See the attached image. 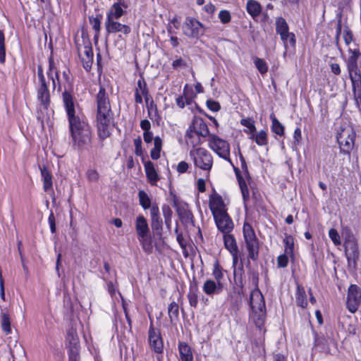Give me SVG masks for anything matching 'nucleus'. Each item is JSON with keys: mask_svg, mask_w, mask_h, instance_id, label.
I'll list each match as a JSON object with an SVG mask.
<instances>
[{"mask_svg": "<svg viewBox=\"0 0 361 361\" xmlns=\"http://www.w3.org/2000/svg\"><path fill=\"white\" fill-rule=\"evenodd\" d=\"M288 258L286 255H281L278 257L277 264L279 267H286L288 265Z\"/></svg>", "mask_w": 361, "mask_h": 361, "instance_id": "47", "label": "nucleus"}, {"mask_svg": "<svg viewBox=\"0 0 361 361\" xmlns=\"http://www.w3.org/2000/svg\"><path fill=\"white\" fill-rule=\"evenodd\" d=\"M178 350L181 361H192L193 355L190 347L185 343H180Z\"/></svg>", "mask_w": 361, "mask_h": 361, "instance_id": "25", "label": "nucleus"}, {"mask_svg": "<svg viewBox=\"0 0 361 361\" xmlns=\"http://www.w3.org/2000/svg\"><path fill=\"white\" fill-rule=\"evenodd\" d=\"M329 236L336 246L341 244L340 235L336 229L331 228L329 231Z\"/></svg>", "mask_w": 361, "mask_h": 361, "instance_id": "41", "label": "nucleus"}, {"mask_svg": "<svg viewBox=\"0 0 361 361\" xmlns=\"http://www.w3.org/2000/svg\"><path fill=\"white\" fill-rule=\"evenodd\" d=\"M142 97L145 98V102L148 104L149 101V96L148 90L146 87V84L142 80L137 81V87L135 89V101L137 104H141L142 102Z\"/></svg>", "mask_w": 361, "mask_h": 361, "instance_id": "21", "label": "nucleus"}, {"mask_svg": "<svg viewBox=\"0 0 361 361\" xmlns=\"http://www.w3.org/2000/svg\"><path fill=\"white\" fill-rule=\"evenodd\" d=\"M1 328L3 331L6 334H9L11 333V320L10 317L6 313L1 314Z\"/></svg>", "mask_w": 361, "mask_h": 361, "instance_id": "36", "label": "nucleus"}, {"mask_svg": "<svg viewBox=\"0 0 361 361\" xmlns=\"http://www.w3.org/2000/svg\"><path fill=\"white\" fill-rule=\"evenodd\" d=\"M183 31L189 37H198L204 34V26L197 19L188 17L183 25Z\"/></svg>", "mask_w": 361, "mask_h": 361, "instance_id": "12", "label": "nucleus"}, {"mask_svg": "<svg viewBox=\"0 0 361 361\" xmlns=\"http://www.w3.org/2000/svg\"><path fill=\"white\" fill-rule=\"evenodd\" d=\"M149 343L150 347L157 353L163 351V341L158 331L152 326L149 330Z\"/></svg>", "mask_w": 361, "mask_h": 361, "instance_id": "18", "label": "nucleus"}, {"mask_svg": "<svg viewBox=\"0 0 361 361\" xmlns=\"http://www.w3.org/2000/svg\"><path fill=\"white\" fill-rule=\"evenodd\" d=\"M37 76L39 79L37 98L38 100L43 104L44 108H47L49 104V92L44 75L43 69L41 66H38L37 67Z\"/></svg>", "mask_w": 361, "mask_h": 361, "instance_id": "13", "label": "nucleus"}, {"mask_svg": "<svg viewBox=\"0 0 361 361\" xmlns=\"http://www.w3.org/2000/svg\"><path fill=\"white\" fill-rule=\"evenodd\" d=\"M185 66H186V63L183 59H182L180 58L174 60L172 63V67L174 69H178L179 68H182V67H185Z\"/></svg>", "mask_w": 361, "mask_h": 361, "instance_id": "50", "label": "nucleus"}, {"mask_svg": "<svg viewBox=\"0 0 361 361\" xmlns=\"http://www.w3.org/2000/svg\"><path fill=\"white\" fill-rule=\"evenodd\" d=\"M250 305L251 308L250 319L257 327H261L265 320L266 307L263 295L258 288L251 292Z\"/></svg>", "mask_w": 361, "mask_h": 361, "instance_id": "4", "label": "nucleus"}, {"mask_svg": "<svg viewBox=\"0 0 361 361\" xmlns=\"http://www.w3.org/2000/svg\"><path fill=\"white\" fill-rule=\"evenodd\" d=\"M239 185L243 194V197L244 199H245L247 197H248L249 192L247 188V185L244 181L239 180Z\"/></svg>", "mask_w": 361, "mask_h": 361, "instance_id": "56", "label": "nucleus"}, {"mask_svg": "<svg viewBox=\"0 0 361 361\" xmlns=\"http://www.w3.org/2000/svg\"><path fill=\"white\" fill-rule=\"evenodd\" d=\"M286 244V252L287 253H291L293 252V240L291 237H287L285 240Z\"/></svg>", "mask_w": 361, "mask_h": 361, "instance_id": "51", "label": "nucleus"}, {"mask_svg": "<svg viewBox=\"0 0 361 361\" xmlns=\"http://www.w3.org/2000/svg\"><path fill=\"white\" fill-rule=\"evenodd\" d=\"M253 63L257 68V69L259 71V72L262 74H266L268 71V65L267 62L260 58L258 57H254L253 58Z\"/></svg>", "mask_w": 361, "mask_h": 361, "instance_id": "34", "label": "nucleus"}, {"mask_svg": "<svg viewBox=\"0 0 361 361\" xmlns=\"http://www.w3.org/2000/svg\"><path fill=\"white\" fill-rule=\"evenodd\" d=\"M162 141L159 137H155L154 139V148L150 152V156L152 159H158L160 157Z\"/></svg>", "mask_w": 361, "mask_h": 361, "instance_id": "31", "label": "nucleus"}, {"mask_svg": "<svg viewBox=\"0 0 361 361\" xmlns=\"http://www.w3.org/2000/svg\"><path fill=\"white\" fill-rule=\"evenodd\" d=\"M41 176L43 181V188L46 192L52 190V177L47 168H40Z\"/></svg>", "mask_w": 361, "mask_h": 361, "instance_id": "27", "label": "nucleus"}, {"mask_svg": "<svg viewBox=\"0 0 361 361\" xmlns=\"http://www.w3.org/2000/svg\"><path fill=\"white\" fill-rule=\"evenodd\" d=\"M63 105L73 145L80 149L85 147L91 142L92 133L90 126L71 94H63Z\"/></svg>", "mask_w": 361, "mask_h": 361, "instance_id": "1", "label": "nucleus"}, {"mask_svg": "<svg viewBox=\"0 0 361 361\" xmlns=\"http://www.w3.org/2000/svg\"><path fill=\"white\" fill-rule=\"evenodd\" d=\"M97 133L100 139L109 137L114 128L113 113L104 88L100 87L97 94Z\"/></svg>", "mask_w": 361, "mask_h": 361, "instance_id": "2", "label": "nucleus"}, {"mask_svg": "<svg viewBox=\"0 0 361 361\" xmlns=\"http://www.w3.org/2000/svg\"><path fill=\"white\" fill-rule=\"evenodd\" d=\"M152 219V227L154 230H160L162 227V220L159 217H156Z\"/></svg>", "mask_w": 361, "mask_h": 361, "instance_id": "48", "label": "nucleus"}, {"mask_svg": "<svg viewBox=\"0 0 361 361\" xmlns=\"http://www.w3.org/2000/svg\"><path fill=\"white\" fill-rule=\"evenodd\" d=\"M204 10L208 14H213L215 11V6L212 4L209 3L204 6Z\"/></svg>", "mask_w": 361, "mask_h": 361, "instance_id": "62", "label": "nucleus"}, {"mask_svg": "<svg viewBox=\"0 0 361 361\" xmlns=\"http://www.w3.org/2000/svg\"><path fill=\"white\" fill-rule=\"evenodd\" d=\"M208 147L219 157L229 162L233 163L230 159V144L226 140L215 134H211L207 138Z\"/></svg>", "mask_w": 361, "mask_h": 361, "instance_id": "8", "label": "nucleus"}, {"mask_svg": "<svg viewBox=\"0 0 361 361\" xmlns=\"http://www.w3.org/2000/svg\"><path fill=\"white\" fill-rule=\"evenodd\" d=\"M137 238L144 251L148 253L151 252L152 250V240L148 238V235L145 236L144 238L140 237Z\"/></svg>", "mask_w": 361, "mask_h": 361, "instance_id": "39", "label": "nucleus"}, {"mask_svg": "<svg viewBox=\"0 0 361 361\" xmlns=\"http://www.w3.org/2000/svg\"><path fill=\"white\" fill-rule=\"evenodd\" d=\"M348 72L351 81L353 84L358 82L360 80V75L357 73V70L355 64L348 65Z\"/></svg>", "mask_w": 361, "mask_h": 361, "instance_id": "38", "label": "nucleus"}, {"mask_svg": "<svg viewBox=\"0 0 361 361\" xmlns=\"http://www.w3.org/2000/svg\"><path fill=\"white\" fill-rule=\"evenodd\" d=\"M293 138L295 142L298 144L302 139V132L300 128H297L294 130Z\"/></svg>", "mask_w": 361, "mask_h": 361, "instance_id": "57", "label": "nucleus"}, {"mask_svg": "<svg viewBox=\"0 0 361 361\" xmlns=\"http://www.w3.org/2000/svg\"><path fill=\"white\" fill-rule=\"evenodd\" d=\"M129 6L123 4H113L106 13L104 26L108 34L121 32L123 35H128L131 32L130 26L122 24L118 21Z\"/></svg>", "mask_w": 361, "mask_h": 361, "instance_id": "3", "label": "nucleus"}, {"mask_svg": "<svg viewBox=\"0 0 361 361\" xmlns=\"http://www.w3.org/2000/svg\"><path fill=\"white\" fill-rule=\"evenodd\" d=\"M243 237L248 252V256L250 259L255 260L258 257L259 243L255 233L248 223H245L243 228Z\"/></svg>", "mask_w": 361, "mask_h": 361, "instance_id": "10", "label": "nucleus"}, {"mask_svg": "<svg viewBox=\"0 0 361 361\" xmlns=\"http://www.w3.org/2000/svg\"><path fill=\"white\" fill-rule=\"evenodd\" d=\"M197 187L200 192H203L206 190L205 181L203 178H199L197 181Z\"/></svg>", "mask_w": 361, "mask_h": 361, "instance_id": "59", "label": "nucleus"}, {"mask_svg": "<svg viewBox=\"0 0 361 361\" xmlns=\"http://www.w3.org/2000/svg\"><path fill=\"white\" fill-rule=\"evenodd\" d=\"M6 50L5 44H0V63H3L5 61Z\"/></svg>", "mask_w": 361, "mask_h": 361, "instance_id": "61", "label": "nucleus"}, {"mask_svg": "<svg viewBox=\"0 0 361 361\" xmlns=\"http://www.w3.org/2000/svg\"><path fill=\"white\" fill-rule=\"evenodd\" d=\"M331 70L335 75H339L341 73V68L338 63H334L331 64Z\"/></svg>", "mask_w": 361, "mask_h": 361, "instance_id": "63", "label": "nucleus"}, {"mask_svg": "<svg viewBox=\"0 0 361 361\" xmlns=\"http://www.w3.org/2000/svg\"><path fill=\"white\" fill-rule=\"evenodd\" d=\"M336 137L341 150L344 153H349L354 146L355 138V133L353 127L349 125L341 127Z\"/></svg>", "mask_w": 361, "mask_h": 361, "instance_id": "9", "label": "nucleus"}, {"mask_svg": "<svg viewBox=\"0 0 361 361\" xmlns=\"http://www.w3.org/2000/svg\"><path fill=\"white\" fill-rule=\"evenodd\" d=\"M135 227L137 232V238H144L148 235L149 228L147 219L142 216H137L135 221Z\"/></svg>", "mask_w": 361, "mask_h": 361, "instance_id": "22", "label": "nucleus"}, {"mask_svg": "<svg viewBox=\"0 0 361 361\" xmlns=\"http://www.w3.org/2000/svg\"><path fill=\"white\" fill-rule=\"evenodd\" d=\"M213 276L218 283L221 281L223 277V273L218 264H215L214 267Z\"/></svg>", "mask_w": 361, "mask_h": 361, "instance_id": "45", "label": "nucleus"}, {"mask_svg": "<svg viewBox=\"0 0 361 361\" xmlns=\"http://www.w3.org/2000/svg\"><path fill=\"white\" fill-rule=\"evenodd\" d=\"M241 125L246 127L244 131L245 133L251 136L253 133L256 132V128L255 126V122L250 118H243L240 121Z\"/></svg>", "mask_w": 361, "mask_h": 361, "instance_id": "33", "label": "nucleus"}, {"mask_svg": "<svg viewBox=\"0 0 361 361\" xmlns=\"http://www.w3.org/2000/svg\"><path fill=\"white\" fill-rule=\"evenodd\" d=\"M209 207L213 216L227 211L226 205L221 196L214 191L209 197Z\"/></svg>", "mask_w": 361, "mask_h": 361, "instance_id": "16", "label": "nucleus"}, {"mask_svg": "<svg viewBox=\"0 0 361 361\" xmlns=\"http://www.w3.org/2000/svg\"><path fill=\"white\" fill-rule=\"evenodd\" d=\"M144 168L149 183L151 185H157L161 177L155 169L154 164L152 161H147L144 162Z\"/></svg>", "mask_w": 361, "mask_h": 361, "instance_id": "19", "label": "nucleus"}, {"mask_svg": "<svg viewBox=\"0 0 361 361\" xmlns=\"http://www.w3.org/2000/svg\"><path fill=\"white\" fill-rule=\"evenodd\" d=\"M288 25L284 18L279 17L276 20V31L280 35L286 49H288V38L290 37V44L295 47V35L289 32Z\"/></svg>", "mask_w": 361, "mask_h": 361, "instance_id": "11", "label": "nucleus"}, {"mask_svg": "<svg viewBox=\"0 0 361 361\" xmlns=\"http://www.w3.org/2000/svg\"><path fill=\"white\" fill-rule=\"evenodd\" d=\"M48 221L51 233H54L56 231L55 217L52 212L49 216Z\"/></svg>", "mask_w": 361, "mask_h": 361, "instance_id": "54", "label": "nucleus"}, {"mask_svg": "<svg viewBox=\"0 0 361 361\" xmlns=\"http://www.w3.org/2000/svg\"><path fill=\"white\" fill-rule=\"evenodd\" d=\"M247 13L252 17H256L261 13L260 4L254 0H249L246 6Z\"/></svg>", "mask_w": 361, "mask_h": 361, "instance_id": "29", "label": "nucleus"}, {"mask_svg": "<svg viewBox=\"0 0 361 361\" xmlns=\"http://www.w3.org/2000/svg\"><path fill=\"white\" fill-rule=\"evenodd\" d=\"M219 18L222 23L226 24L231 21V16L228 11L221 10L219 13Z\"/></svg>", "mask_w": 361, "mask_h": 361, "instance_id": "43", "label": "nucleus"}, {"mask_svg": "<svg viewBox=\"0 0 361 361\" xmlns=\"http://www.w3.org/2000/svg\"><path fill=\"white\" fill-rule=\"evenodd\" d=\"M168 314L172 321L178 317V306L175 302H172L169 305Z\"/></svg>", "mask_w": 361, "mask_h": 361, "instance_id": "40", "label": "nucleus"}, {"mask_svg": "<svg viewBox=\"0 0 361 361\" xmlns=\"http://www.w3.org/2000/svg\"><path fill=\"white\" fill-rule=\"evenodd\" d=\"M90 23L96 32L95 37H97L101 30V21L98 18H90Z\"/></svg>", "mask_w": 361, "mask_h": 361, "instance_id": "42", "label": "nucleus"}, {"mask_svg": "<svg viewBox=\"0 0 361 361\" xmlns=\"http://www.w3.org/2000/svg\"><path fill=\"white\" fill-rule=\"evenodd\" d=\"M190 157L193 161L195 167L209 172L213 166V157L205 148L192 147L190 151Z\"/></svg>", "mask_w": 361, "mask_h": 361, "instance_id": "7", "label": "nucleus"}, {"mask_svg": "<svg viewBox=\"0 0 361 361\" xmlns=\"http://www.w3.org/2000/svg\"><path fill=\"white\" fill-rule=\"evenodd\" d=\"M296 302L299 306L303 308L306 307L307 305L305 289L300 286H298L296 292Z\"/></svg>", "mask_w": 361, "mask_h": 361, "instance_id": "30", "label": "nucleus"}, {"mask_svg": "<svg viewBox=\"0 0 361 361\" xmlns=\"http://www.w3.org/2000/svg\"><path fill=\"white\" fill-rule=\"evenodd\" d=\"M47 75L50 80L52 81V86L54 89H57L58 91H61L62 87L64 88V92L70 94L68 89L71 86V80L69 76V71L66 69L62 72V76H60L59 71L57 68L56 64L52 57L49 59V69Z\"/></svg>", "mask_w": 361, "mask_h": 361, "instance_id": "6", "label": "nucleus"}, {"mask_svg": "<svg viewBox=\"0 0 361 361\" xmlns=\"http://www.w3.org/2000/svg\"><path fill=\"white\" fill-rule=\"evenodd\" d=\"M216 225L219 230L224 233H230L233 228V224L227 211L214 216Z\"/></svg>", "mask_w": 361, "mask_h": 361, "instance_id": "17", "label": "nucleus"}, {"mask_svg": "<svg viewBox=\"0 0 361 361\" xmlns=\"http://www.w3.org/2000/svg\"><path fill=\"white\" fill-rule=\"evenodd\" d=\"M361 304V290L356 285H351L348 288L347 298V308L354 313Z\"/></svg>", "mask_w": 361, "mask_h": 361, "instance_id": "14", "label": "nucleus"}, {"mask_svg": "<svg viewBox=\"0 0 361 361\" xmlns=\"http://www.w3.org/2000/svg\"><path fill=\"white\" fill-rule=\"evenodd\" d=\"M140 128L144 130V132L149 131L151 129V123L147 119L142 120L140 121Z\"/></svg>", "mask_w": 361, "mask_h": 361, "instance_id": "58", "label": "nucleus"}, {"mask_svg": "<svg viewBox=\"0 0 361 361\" xmlns=\"http://www.w3.org/2000/svg\"><path fill=\"white\" fill-rule=\"evenodd\" d=\"M163 213L165 218V223L169 226L171 223V211L169 207L163 209Z\"/></svg>", "mask_w": 361, "mask_h": 361, "instance_id": "53", "label": "nucleus"}, {"mask_svg": "<svg viewBox=\"0 0 361 361\" xmlns=\"http://www.w3.org/2000/svg\"><path fill=\"white\" fill-rule=\"evenodd\" d=\"M150 216L151 219H154L156 217L159 216V207L156 204H153L152 206H150Z\"/></svg>", "mask_w": 361, "mask_h": 361, "instance_id": "55", "label": "nucleus"}, {"mask_svg": "<svg viewBox=\"0 0 361 361\" xmlns=\"http://www.w3.org/2000/svg\"><path fill=\"white\" fill-rule=\"evenodd\" d=\"M87 178L89 180L95 182L99 179V175L97 170L90 169L86 172Z\"/></svg>", "mask_w": 361, "mask_h": 361, "instance_id": "44", "label": "nucleus"}, {"mask_svg": "<svg viewBox=\"0 0 361 361\" xmlns=\"http://www.w3.org/2000/svg\"><path fill=\"white\" fill-rule=\"evenodd\" d=\"M271 120V130L279 135H283L284 133L283 126L277 120L274 114L270 115Z\"/></svg>", "mask_w": 361, "mask_h": 361, "instance_id": "32", "label": "nucleus"}, {"mask_svg": "<svg viewBox=\"0 0 361 361\" xmlns=\"http://www.w3.org/2000/svg\"><path fill=\"white\" fill-rule=\"evenodd\" d=\"M143 138L145 142L149 143L152 142L153 138V133L151 130L145 131L143 133Z\"/></svg>", "mask_w": 361, "mask_h": 361, "instance_id": "60", "label": "nucleus"}, {"mask_svg": "<svg viewBox=\"0 0 361 361\" xmlns=\"http://www.w3.org/2000/svg\"><path fill=\"white\" fill-rule=\"evenodd\" d=\"M134 145L135 147V152L137 156L142 154V140L140 137L134 140Z\"/></svg>", "mask_w": 361, "mask_h": 361, "instance_id": "49", "label": "nucleus"}, {"mask_svg": "<svg viewBox=\"0 0 361 361\" xmlns=\"http://www.w3.org/2000/svg\"><path fill=\"white\" fill-rule=\"evenodd\" d=\"M209 128L204 121L200 117H195L186 131V141L192 147L202 144L201 137L210 135Z\"/></svg>", "mask_w": 361, "mask_h": 361, "instance_id": "5", "label": "nucleus"}, {"mask_svg": "<svg viewBox=\"0 0 361 361\" xmlns=\"http://www.w3.org/2000/svg\"><path fill=\"white\" fill-rule=\"evenodd\" d=\"M78 54L83 63V67L86 70L91 68L93 61V51L90 46H85L78 49Z\"/></svg>", "mask_w": 361, "mask_h": 361, "instance_id": "20", "label": "nucleus"}, {"mask_svg": "<svg viewBox=\"0 0 361 361\" xmlns=\"http://www.w3.org/2000/svg\"><path fill=\"white\" fill-rule=\"evenodd\" d=\"M224 241L225 247L233 255V263L235 264L237 262V245L234 237L228 233H224Z\"/></svg>", "mask_w": 361, "mask_h": 361, "instance_id": "23", "label": "nucleus"}, {"mask_svg": "<svg viewBox=\"0 0 361 361\" xmlns=\"http://www.w3.org/2000/svg\"><path fill=\"white\" fill-rule=\"evenodd\" d=\"M187 87L188 85L183 89V96L178 97L176 99V104L181 109L184 108L186 104H190L191 102V99L187 95Z\"/></svg>", "mask_w": 361, "mask_h": 361, "instance_id": "37", "label": "nucleus"}, {"mask_svg": "<svg viewBox=\"0 0 361 361\" xmlns=\"http://www.w3.org/2000/svg\"><path fill=\"white\" fill-rule=\"evenodd\" d=\"M202 288L207 295H211L221 289V282L218 283L212 280H207L204 283Z\"/></svg>", "mask_w": 361, "mask_h": 361, "instance_id": "26", "label": "nucleus"}, {"mask_svg": "<svg viewBox=\"0 0 361 361\" xmlns=\"http://www.w3.org/2000/svg\"><path fill=\"white\" fill-rule=\"evenodd\" d=\"M188 167H189V165L187 162L185 161H180L178 163V166H177V171L178 173H185L187 171V170L188 169Z\"/></svg>", "mask_w": 361, "mask_h": 361, "instance_id": "52", "label": "nucleus"}, {"mask_svg": "<svg viewBox=\"0 0 361 361\" xmlns=\"http://www.w3.org/2000/svg\"><path fill=\"white\" fill-rule=\"evenodd\" d=\"M189 302L191 306L196 307L197 304V298L196 295H192L189 296Z\"/></svg>", "mask_w": 361, "mask_h": 361, "instance_id": "64", "label": "nucleus"}, {"mask_svg": "<svg viewBox=\"0 0 361 361\" xmlns=\"http://www.w3.org/2000/svg\"><path fill=\"white\" fill-rule=\"evenodd\" d=\"M345 250L348 262L350 263V261L355 262L358 256V251L357 244L354 240H348L345 242Z\"/></svg>", "mask_w": 361, "mask_h": 361, "instance_id": "24", "label": "nucleus"}, {"mask_svg": "<svg viewBox=\"0 0 361 361\" xmlns=\"http://www.w3.org/2000/svg\"><path fill=\"white\" fill-rule=\"evenodd\" d=\"M66 339L69 348V361H78L80 345L76 331L73 329L70 330Z\"/></svg>", "mask_w": 361, "mask_h": 361, "instance_id": "15", "label": "nucleus"}, {"mask_svg": "<svg viewBox=\"0 0 361 361\" xmlns=\"http://www.w3.org/2000/svg\"><path fill=\"white\" fill-rule=\"evenodd\" d=\"M206 104L207 108L214 112H216L220 109V104L216 101L207 100Z\"/></svg>", "mask_w": 361, "mask_h": 361, "instance_id": "46", "label": "nucleus"}, {"mask_svg": "<svg viewBox=\"0 0 361 361\" xmlns=\"http://www.w3.org/2000/svg\"><path fill=\"white\" fill-rule=\"evenodd\" d=\"M138 197L140 204L144 209L150 208L151 199L144 190L139 191Z\"/></svg>", "mask_w": 361, "mask_h": 361, "instance_id": "35", "label": "nucleus"}, {"mask_svg": "<svg viewBox=\"0 0 361 361\" xmlns=\"http://www.w3.org/2000/svg\"><path fill=\"white\" fill-rule=\"evenodd\" d=\"M249 138L254 140L257 145L259 146H265L268 143V137L267 131L262 130L259 132H255Z\"/></svg>", "mask_w": 361, "mask_h": 361, "instance_id": "28", "label": "nucleus"}]
</instances>
